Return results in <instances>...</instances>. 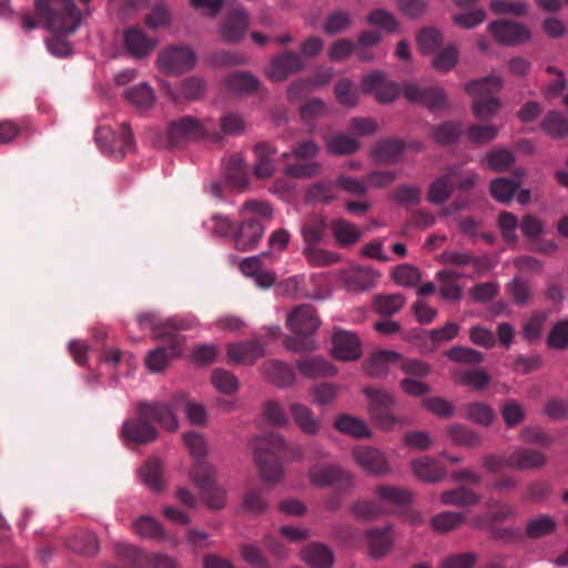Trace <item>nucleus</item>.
<instances>
[{
    "instance_id": "obj_1",
    "label": "nucleus",
    "mask_w": 568,
    "mask_h": 568,
    "mask_svg": "<svg viewBox=\"0 0 568 568\" xmlns=\"http://www.w3.org/2000/svg\"><path fill=\"white\" fill-rule=\"evenodd\" d=\"M36 16L53 34L47 40L48 50L58 58L71 52V44L65 37L72 34L80 26L81 13L73 0H36Z\"/></svg>"
},
{
    "instance_id": "obj_2",
    "label": "nucleus",
    "mask_w": 568,
    "mask_h": 568,
    "mask_svg": "<svg viewBox=\"0 0 568 568\" xmlns=\"http://www.w3.org/2000/svg\"><path fill=\"white\" fill-rule=\"evenodd\" d=\"M136 320L141 328L150 329L154 338L161 343L159 347L150 351L145 358V364L151 372H161L172 358L182 354L185 337L180 332L189 329L191 324L176 318L162 322L156 313L140 314Z\"/></svg>"
},
{
    "instance_id": "obj_3",
    "label": "nucleus",
    "mask_w": 568,
    "mask_h": 568,
    "mask_svg": "<svg viewBox=\"0 0 568 568\" xmlns=\"http://www.w3.org/2000/svg\"><path fill=\"white\" fill-rule=\"evenodd\" d=\"M152 422L170 432L176 430L179 426L178 418L169 404L140 402L135 408V416L126 419L121 427L122 439L138 445L154 442L159 432Z\"/></svg>"
},
{
    "instance_id": "obj_4",
    "label": "nucleus",
    "mask_w": 568,
    "mask_h": 568,
    "mask_svg": "<svg viewBox=\"0 0 568 568\" xmlns=\"http://www.w3.org/2000/svg\"><path fill=\"white\" fill-rule=\"evenodd\" d=\"M242 222L234 232V244L239 251L253 250L264 234L263 221L270 220L273 210L268 202L250 200L241 211Z\"/></svg>"
},
{
    "instance_id": "obj_5",
    "label": "nucleus",
    "mask_w": 568,
    "mask_h": 568,
    "mask_svg": "<svg viewBox=\"0 0 568 568\" xmlns=\"http://www.w3.org/2000/svg\"><path fill=\"white\" fill-rule=\"evenodd\" d=\"M287 327L294 333L284 341V345L292 352L313 351L316 345L311 337L321 325L316 310L310 304L296 306L287 316Z\"/></svg>"
},
{
    "instance_id": "obj_6",
    "label": "nucleus",
    "mask_w": 568,
    "mask_h": 568,
    "mask_svg": "<svg viewBox=\"0 0 568 568\" xmlns=\"http://www.w3.org/2000/svg\"><path fill=\"white\" fill-rule=\"evenodd\" d=\"M286 448L284 438L270 433L258 438L254 446V459L262 479L275 484L283 477V468L276 453Z\"/></svg>"
},
{
    "instance_id": "obj_7",
    "label": "nucleus",
    "mask_w": 568,
    "mask_h": 568,
    "mask_svg": "<svg viewBox=\"0 0 568 568\" xmlns=\"http://www.w3.org/2000/svg\"><path fill=\"white\" fill-rule=\"evenodd\" d=\"M503 87L499 77H485L479 80H473L465 85V91L474 97L473 112L478 119H489L500 108L497 93Z\"/></svg>"
},
{
    "instance_id": "obj_8",
    "label": "nucleus",
    "mask_w": 568,
    "mask_h": 568,
    "mask_svg": "<svg viewBox=\"0 0 568 568\" xmlns=\"http://www.w3.org/2000/svg\"><path fill=\"white\" fill-rule=\"evenodd\" d=\"M94 139L102 153L114 160L124 159L135 145L131 128L126 122L120 125L118 133L108 125L98 126Z\"/></svg>"
},
{
    "instance_id": "obj_9",
    "label": "nucleus",
    "mask_w": 568,
    "mask_h": 568,
    "mask_svg": "<svg viewBox=\"0 0 568 568\" xmlns=\"http://www.w3.org/2000/svg\"><path fill=\"white\" fill-rule=\"evenodd\" d=\"M364 394L368 398V413L371 420L384 430H390L399 422L393 410L396 406L394 395L385 389L365 387Z\"/></svg>"
},
{
    "instance_id": "obj_10",
    "label": "nucleus",
    "mask_w": 568,
    "mask_h": 568,
    "mask_svg": "<svg viewBox=\"0 0 568 568\" xmlns=\"http://www.w3.org/2000/svg\"><path fill=\"white\" fill-rule=\"evenodd\" d=\"M209 129L197 119L184 115L171 121L166 128L170 148H183L189 143L199 142L209 135Z\"/></svg>"
},
{
    "instance_id": "obj_11",
    "label": "nucleus",
    "mask_w": 568,
    "mask_h": 568,
    "mask_svg": "<svg viewBox=\"0 0 568 568\" xmlns=\"http://www.w3.org/2000/svg\"><path fill=\"white\" fill-rule=\"evenodd\" d=\"M190 476L200 488L204 503L211 509H221L226 503V493L215 485V470L209 463H199L192 468Z\"/></svg>"
},
{
    "instance_id": "obj_12",
    "label": "nucleus",
    "mask_w": 568,
    "mask_h": 568,
    "mask_svg": "<svg viewBox=\"0 0 568 568\" xmlns=\"http://www.w3.org/2000/svg\"><path fill=\"white\" fill-rule=\"evenodd\" d=\"M310 481L318 488L333 487L344 494L354 487V476L337 465H314L308 470Z\"/></svg>"
},
{
    "instance_id": "obj_13",
    "label": "nucleus",
    "mask_w": 568,
    "mask_h": 568,
    "mask_svg": "<svg viewBox=\"0 0 568 568\" xmlns=\"http://www.w3.org/2000/svg\"><path fill=\"white\" fill-rule=\"evenodd\" d=\"M318 153L320 146L312 140L297 143L292 150V154L301 162L286 165L285 174L296 179H307L320 174L321 164L314 161Z\"/></svg>"
},
{
    "instance_id": "obj_14",
    "label": "nucleus",
    "mask_w": 568,
    "mask_h": 568,
    "mask_svg": "<svg viewBox=\"0 0 568 568\" xmlns=\"http://www.w3.org/2000/svg\"><path fill=\"white\" fill-rule=\"evenodd\" d=\"M156 62L161 71L168 74H181L193 69L196 55L187 45H170L159 53Z\"/></svg>"
},
{
    "instance_id": "obj_15",
    "label": "nucleus",
    "mask_w": 568,
    "mask_h": 568,
    "mask_svg": "<svg viewBox=\"0 0 568 568\" xmlns=\"http://www.w3.org/2000/svg\"><path fill=\"white\" fill-rule=\"evenodd\" d=\"M305 68L302 57L291 50H284L275 55L267 69V77L275 82L286 80L291 74L298 73Z\"/></svg>"
},
{
    "instance_id": "obj_16",
    "label": "nucleus",
    "mask_w": 568,
    "mask_h": 568,
    "mask_svg": "<svg viewBox=\"0 0 568 568\" xmlns=\"http://www.w3.org/2000/svg\"><path fill=\"white\" fill-rule=\"evenodd\" d=\"M488 30L498 43L505 45L524 43L531 37L526 26L509 20L494 21L489 24Z\"/></svg>"
},
{
    "instance_id": "obj_17",
    "label": "nucleus",
    "mask_w": 568,
    "mask_h": 568,
    "mask_svg": "<svg viewBox=\"0 0 568 568\" xmlns=\"http://www.w3.org/2000/svg\"><path fill=\"white\" fill-rule=\"evenodd\" d=\"M226 355L232 364L250 366L265 355L263 344L257 339L230 343Z\"/></svg>"
},
{
    "instance_id": "obj_18",
    "label": "nucleus",
    "mask_w": 568,
    "mask_h": 568,
    "mask_svg": "<svg viewBox=\"0 0 568 568\" xmlns=\"http://www.w3.org/2000/svg\"><path fill=\"white\" fill-rule=\"evenodd\" d=\"M364 93L374 94L378 102H393L399 95V87L394 81H387L381 72L367 74L362 81Z\"/></svg>"
},
{
    "instance_id": "obj_19",
    "label": "nucleus",
    "mask_w": 568,
    "mask_h": 568,
    "mask_svg": "<svg viewBox=\"0 0 568 568\" xmlns=\"http://www.w3.org/2000/svg\"><path fill=\"white\" fill-rule=\"evenodd\" d=\"M403 94L409 102L420 103L432 110L442 109L446 104V94L438 87H419L407 83Z\"/></svg>"
},
{
    "instance_id": "obj_20",
    "label": "nucleus",
    "mask_w": 568,
    "mask_h": 568,
    "mask_svg": "<svg viewBox=\"0 0 568 568\" xmlns=\"http://www.w3.org/2000/svg\"><path fill=\"white\" fill-rule=\"evenodd\" d=\"M123 44L130 57L141 60L154 51L158 41L146 36L142 29L131 27L123 33Z\"/></svg>"
},
{
    "instance_id": "obj_21",
    "label": "nucleus",
    "mask_w": 568,
    "mask_h": 568,
    "mask_svg": "<svg viewBox=\"0 0 568 568\" xmlns=\"http://www.w3.org/2000/svg\"><path fill=\"white\" fill-rule=\"evenodd\" d=\"M459 164L447 166L444 173L429 184L427 200L435 205L444 204L453 194L454 179L456 174H459Z\"/></svg>"
},
{
    "instance_id": "obj_22",
    "label": "nucleus",
    "mask_w": 568,
    "mask_h": 568,
    "mask_svg": "<svg viewBox=\"0 0 568 568\" xmlns=\"http://www.w3.org/2000/svg\"><path fill=\"white\" fill-rule=\"evenodd\" d=\"M247 28V12L243 8H235L225 17L221 28V37L225 42L235 43L243 38Z\"/></svg>"
},
{
    "instance_id": "obj_23",
    "label": "nucleus",
    "mask_w": 568,
    "mask_h": 568,
    "mask_svg": "<svg viewBox=\"0 0 568 568\" xmlns=\"http://www.w3.org/2000/svg\"><path fill=\"white\" fill-rule=\"evenodd\" d=\"M356 463L372 475H385L389 470L388 463L379 450L372 447H358L353 452Z\"/></svg>"
},
{
    "instance_id": "obj_24",
    "label": "nucleus",
    "mask_w": 568,
    "mask_h": 568,
    "mask_svg": "<svg viewBox=\"0 0 568 568\" xmlns=\"http://www.w3.org/2000/svg\"><path fill=\"white\" fill-rule=\"evenodd\" d=\"M333 354L337 359L353 361L361 356V342L358 337L347 331H337L333 335Z\"/></svg>"
},
{
    "instance_id": "obj_25",
    "label": "nucleus",
    "mask_w": 568,
    "mask_h": 568,
    "mask_svg": "<svg viewBox=\"0 0 568 568\" xmlns=\"http://www.w3.org/2000/svg\"><path fill=\"white\" fill-rule=\"evenodd\" d=\"M296 368L302 376L310 379L333 376L336 373L334 366L321 356H301L296 362Z\"/></svg>"
},
{
    "instance_id": "obj_26",
    "label": "nucleus",
    "mask_w": 568,
    "mask_h": 568,
    "mask_svg": "<svg viewBox=\"0 0 568 568\" xmlns=\"http://www.w3.org/2000/svg\"><path fill=\"white\" fill-rule=\"evenodd\" d=\"M329 229L326 220L320 215H313L305 219L301 224V235L303 247L320 245L326 237V231Z\"/></svg>"
},
{
    "instance_id": "obj_27",
    "label": "nucleus",
    "mask_w": 568,
    "mask_h": 568,
    "mask_svg": "<svg viewBox=\"0 0 568 568\" xmlns=\"http://www.w3.org/2000/svg\"><path fill=\"white\" fill-rule=\"evenodd\" d=\"M302 557L313 568H332L335 560L332 549L321 542H311L305 546Z\"/></svg>"
},
{
    "instance_id": "obj_28",
    "label": "nucleus",
    "mask_w": 568,
    "mask_h": 568,
    "mask_svg": "<svg viewBox=\"0 0 568 568\" xmlns=\"http://www.w3.org/2000/svg\"><path fill=\"white\" fill-rule=\"evenodd\" d=\"M545 455L536 449L520 448L514 450L507 458V466L518 470H526L544 466Z\"/></svg>"
},
{
    "instance_id": "obj_29",
    "label": "nucleus",
    "mask_w": 568,
    "mask_h": 568,
    "mask_svg": "<svg viewBox=\"0 0 568 568\" xmlns=\"http://www.w3.org/2000/svg\"><path fill=\"white\" fill-rule=\"evenodd\" d=\"M412 469L417 478L427 483L439 481L446 474L445 467L436 459L428 456H423L413 460Z\"/></svg>"
},
{
    "instance_id": "obj_30",
    "label": "nucleus",
    "mask_w": 568,
    "mask_h": 568,
    "mask_svg": "<svg viewBox=\"0 0 568 568\" xmlns=\"http://www.w3.org/2000/svg\"><path fill=\"white\" fill-rule=\"evenodd\" d=\"M367 544L369 555L379 559L386 556L393 546L392 528H373L367 531Z\"/></svg>"
},
{
    "instance_id": "obj_31",
    "label": "nucleus",
    "mask_w": 568,
    "mask_h": 568,
    "mask_svg": "<svg viewBox=\"0 0 568 568\" xmlns=\"http://www.w3.org/2000/svg\"><path fill=\"white\" fill-rule=\"evenodd\" d=\"M329 230L341 247H347L359 241L361 230L345 219H334L329 222Z\"/></svg>"
},
{
    "instance_id": "obj_32",
    "label": "nucleus",
    "mask_w": 568,
    "mask_h": 568,
    "mask_svg": "<svg viewBox=\"0 0 568 568\" xmlns=\"http://www.w3.org/2000/svg\"><path fill=\"white\" fill-rule=\"evenodd\" d=\"M254 174L258 179H267L273 175L275 165L273 158L276 149L266 142L258 143L254 149Z\"/></svg>"
},
{
    "instance_id": "obj_33",
    "label": "nucleus",
    "mask_w": 568,
    "mask_h": 568,
    "mask_svg": "<svg viewBox=\"0 0 568 568\" xmlns=\"http://www.w3.org/2000/svg\"><path fill=\"white\" fill-rule=\"evenodd\" d=\"M400 354L394 351H378L374 353L365 364L366 373L374 378H382L387 375L389 364H397Z\"/></svg>"
},
{
    "instance_id": "obj_34",
    "label": "nucleus",
    "mask_w": 568,
    "mask_h": 568,
    "mask_svg": "<svg viewBox=\"0 0 568 568\" xmlns=\"http://www.w3.org/2000/svg\"><path fill=\"white\" fill-rule=\"evenodd\" d=\"M172 410H183L191 424L202 425L206 422V410L200 403L192 402L186 395L180 393L172 397L171 405Z\"/></svg>"
},
{
    "instance_id": "obj_35",
    "label": "nucleus",
    "mask_w": 568,
    "mask_h": 568,
    "mask_svg": "<svg viewBox=\"0 0 568 568\" xmlns=\"http://www.w3.org/2000/svg\"><path fill=\"white\" fill-rule=\"evenodd\" d=\"M462 274L453 271H439L436 273V280L439 283V294L442 298L450 302H457L463 296V287L458 283Z\"/></svg>"
},
{
    "instance_id": "obj_36",
    "label": "nucleus",
    "mask_w": 568,
    "mask_h": 568,
    "mask_svg": "<svg viewBox=\"0 0 568 568\" xmlns=\"http://www.w3.org/2000/svg\"><path fill=\"white\" fill-rule=\"evenodd\" d=\"M264 375L280 387L293 385L295 382L294 369L278 359H271L263 364Z\"/></svg>"
},
{
    "instance_id": "obj_37",
    "label": "nucleus",
    "mask_w": 568,
    "mask_h": 568,
    "mask_svg": "<svg viewBox=\"0 0 568 568\" xmlns=\"http://www.w3.org/2000/svg\"><path fill=\"white\" fill-rule=\"evenodd\" d=\"M377 274L369 268H352L344 275V283L348 291L363 292L373 287L377 281Z\"/></svg>"
},
{
    "instance_id": "obj_38",
    "label": "nucleus",
    "mask_w": 568,
    "mask_h": 568,
    "mask_svg": "<svg viewBox=\"0 0 568 568\" xmlns=\"http://www.w3.org/2000/svg\"><path fill=\"white\" fill-rule=\"evenodd\" d=\"M224 174L230 184L237 189H244L247 185V170L241 154H233L229 158L224 166Z\"/></svg>"
},
{
    "instance_id": "obj_39",
    "label": "nucleus",
    "mask_w": 568,
    "mask_h": 568,
    "mask_svg": "<svg viewBox=\"0 0 568 568\" xmlns=\"http://www.w3.org/2000/svg\"><path fill=\"white\" fill-rule=\"evenodd\" d=\"M404 149L405 143L402 140L384 139L375 144L373 155L381 162L395 163L399 160Z\"/></svg>"
},
{
    "instance_id": "obj_40",
    "label": "nucleus",
    "mask_w": 568,
    "mask_h": 568,
    "mask_svg": "<svg viewBox=\"0 0 568 568\" xmlns=\"http://www.w3.org/2000/svg\"><path fill=\"white\" fill-rule=\"evenodd\" d=\"M440 500L445 505L466 507L477 505L480 501V497L469 488L460 486L443 491Z\"/></svg>"
},
{
    "instance_id": "obj_41",
    "label": "nucleus",
    "mask_w": 568,
    "mask_h": 568,
    "mask_svg": "<svg viewBox=\"0 0 568 568\" xmlns=\"http://www.w3.org/2000/svg\"><path fill=\"white\" fill-rule=\"evenodd\" d=\"M302 253L307 263L313 267H326L341 261L338 253L322 248L320 245L303 247Z\"/></svg>"
},
{
    "instance_id": "obj_42",
    "label": "nucleus",
    "mask_w": 568,
    "mask_h": 568,
    "mask_svg": "<svg viewBox=\"0 0 568 568\" xmlns=\"http://www.w3.org/2000/svg\"><path fill=\"white\" fill-rule=\"evenodd\" d=\"M334 426L338 432L349 435L354 438H365L371 435L369 429L364 420L347 414L339 415L336 418Z\"/></svg>"
},
{
    "instance_id": "obj_43",
    "label": "nucleus",
    "mask_w": 568,
    "mask_h": 568,
    "mask_svg": "<svg viewBox=\"0 0 568 568\" xmlns=\"http://www.w3.org/2000/svg\"><path fill=\"white\" fill-rule=\"evenodd\" d=\"M163 465L158 458L146 460L140 468L143 483L153 491H160L163 487Z\"/></svg>"
},
{
    "instance_id": "obj_44",
    "label": "nucleus",
    "mask_w": 568,
    "mask_h": 568,
    "mask_svg": "<svg viewBox=\"0 0 568 568\" xmlns=\"http://www.w3.org/2000/svg\"><path fill=\"white\" fill-rule=\"evenodd\" d=\"M124 98L130 104L140 110L150 109L155 99L152 88L146 83L129 88L124 92Z\"/></svg>"
},
{
    "instance_id": "obj_45",
    "label": "nucleus",
    "mask_w": 568,
    "mask_h": 568,
    "mask_svg": "<svg viewBox=\"0 0 568 568\" xmlns=\"http://www.w3.org/2000/svg\"><path fill=\"white\" fill-rule=\"evenodd\" d=\"M520 182L508 178H497L490 182L489 191L491 196L503 203L511 201L515 192L519 189Z\"/></svg>"
},
{
    "instance_id": "obj_46",
    "label": "nucleus",
    "mask_w": 568,
    "mask_h": 568,
    "mask_svg": "<svg viewBox=\"0 0 568 568\" xmlns=\"http://www.w3.org/2000/svg\"><path fill=\"white\" fill-rule=\"evenodd\" d=\"M291 414L296 425L306 434L315 435L318 432L320 422L314 417L310 408L302 404H293Z\"/></svg>"
},
{
    "instance_id": "obj_47",
    "label": "nucleus",
    "mask_w": 568,
    "mask_h": 568,
    "mask_svg": "<svg viewBox=\"0 0 568 568\" xmlns=\"http://www.w3.org/2000/svg\"><path fill=\"white\" fill-rule=\"evenodd\" d=\"M325 142L327 151L334 155L353 154L359 148V144L355 139L343 133L327 136Z\"/></svg>"
},
{
    "instance_id": "obj_48",
    "label": "nucleus",
    "mask_w": 568,
    "mask_h": 568,
    "mask_svg": "<svg viewBox=\"0 0 568 568\" xmlns=\"http://www.w3.org/2000/svg\"><path fill=\"white\" fill-rule=\"evenodd\" d=\"M462 134V123L444 122L432 126L433 139L442 145L454 144Z\"/></svg>"
},
{
    "instance_id": "obj_49",
    "label": "nucleus",
    "mask_w": 568,
    "mask_h": 568,
    "mask_svg": "<svg viewBox=\"0 0 568 568\" xmlns=\"http://www.w3.org/2000/svg\"><path fill=\"white\" fill-rule=\"evenodd\" d=\"M68 545L73 551L84 556H94L99 551L98 538L90 531L78 532Z\"/></svg>"
},
{
    "instance_id": "obj_50",
    "label": "nucleus",
    "mask_w": 568,
    "mask_h": 568,
    "mask_svg": "<svg viewBox=\"0 0 568 568\" xmlns=\"http://www.w3.org/2000/svg\"><path fill=\"white\" fill-rule=\"evenodd\" d=\"M454 379L458 384L469 385L475 389H484L490 382L489 375L480 368L457 371L454 373Z\"/></svg>"
},
{
    "instance_id": "obj_51",
    "label": "nucleus",
    "mask_w": 568,
    "mask_h": 568,
    "mask_svg": "<svg viewBox=\"0 0 568 568\" xmlns=\"http://www.w3.org/2000/svg\"><path fill=\"white\" fill-rule=\"evenodd\" d=\"M442 33L435 28H424L417 34L418 50L423 54H433L442 48Z\"/></svg>"
},
{
    "instance_id": "obj_52",
    "label": "nucleus",
    "mask_w": 568,
    "mask_h": 568,
    "mask_svg": "<svg viewBox=\"0 0 568 568\" xmlns=\"http://www.w3.org/2000/svg\"><path fill=\"white\" fill-rule=\"evenodd\" d=\"M542 130L555 139L568 134V120L558 111L549 112L541 122Z\"/></svg>"
},
{
    "instance_id": "obj_53",
    "label": "nucleus",
    "mask_w": 568,
    "mask_h": 568,
    "mask_svg": "<svg viewBox=\"0 0 568 568\" xmlns=\"http://www.w3.org/2000/svg\"><path fill=\"white\" fill-rule=\"evenodd\" d=\"M211 381L219 392L226 395L236 393L240 386L237 377L224 368H215L212 372Z\"/></svg>"
},
{
    "instance_id": "obj_54",
    "label": "nucleus",
    "mask_w": 568,
    "mask_h": 568,
    "mask_svg": "<svg viewBox=\"0 0 568 568\" xmlns=\"http://www.w3.org/2000/svg\"><path fill=\"white\" fill-rule=\"evenodd\" d=\"M133 529L136 535L143 538L162 539L164 529L161 524L152 517L141 516L133 523Z\"/></svg>"
},
{
    "instance_id": "obj_55",
    "label": "nucleus",
    "mask_w": 568,
    "mask_h": 568,
    "mask_svg": "<svg viewBox=\"0 0 568 568\" xmlns=\"http://www.w3.org/2000/svg\"><path fill=\"white\" fill-rule=\"evenodd\" d=\"M226 87L237 93H250L257 89L258 80L247 72H236L225 80Z\"/></svg>"
},
{
    "instance_id": "obj_56",
    "label": "nucleus",
    "mask_w": 568,
    "mask_h": 568,
    "mask_svg": "<svg viewBox=\"0 0 568 568\" xmlns=\"http://www.w3.org/2000/svg\"><path fill=\"white\" fill-rule=\"evenodd\" d=\"M487 518L491 525H500L516 516V509L513 505L499 500L490 499L487 501Z\"/></svg>"
},
{
    "instance_id": "obj_57",
    "label": "nucleus",
    "mask_w": 568,
    "mask_h": 568,
    "mask_svg": "<svg viewBox=\"0 0 568 568\" xmlns=\"http://www.w3.org/2000/svg\"><path fill=\"white\" fill-rule=\"evenodd\" d=\"M405 296L403 294L379 295L375 298L374 307L377 313L384 316H390L399 312L405 305Z\"/></svg>"
},
{
    "instance_id": "obj_58",
    "label": "nucleus",
    "mask_w": 568,
    "mask_h": 568,
    "mask_svg": "<svg viewBox=\"0 0 568 568\" xmlns=\"http://www.w3.org/2000/svg\"><path fill=\"white\" fill-rule=\"evenodd\" d=\"M434 54L432 64L440 72L452 70L458 62V51L455 44H448L444 49H438Z\"/></svg>"
},
{
    "instance_id": "obj_59",
    "label": "nucleus",
    "mask_w": 568,
    "mask_h": 568,
    "mask_svg": "<svg viewBox=\"0 0 568 568\" xmlns=\"http://www.w3.org/2000/svg\"><path fill=\"white\" fill-rule=\"evenodd\" d=\"M465 521V516L457 511H442L432 518V527L439 532L455 529Z\"/></svg>"
},
{
    "instance_id": "obj_60",
    "label": "nucleus",
    "mask_w": 568,
    "mask_h": 568,
    "mask_svg": "<svg viewBox=\"0 0 568 568\" xmlns=\"http://www.w3.org/2000/svg\"><path fill=\"white\" fill-rule=\"evenodd\" d=\"M486 162L494 172L507 171L515 162L514 154L507 149H496L487 153Z\"/></svg>"
},
{
    "instance_id": "obj_61",
    "label": "nucleus",
    "mask_w": 568,
    "mask_h": 568,
    "mask_svg": "<svg viewBox=\"0 0 568 568\" xmlns=\"http://www.w3.org/2000/svg\"><path fill=\"white\" fill-rule=\"evenodd\" d=\"M445 354L449 361L463 364H479L485 358L484 353L465 346H454Z\"/></svg>"
},
{
    "instance_id": "obj_62",
    "label": "nucleus",
    "mask_w": 568,
    "mask_h": 568,
    "mask_svg": "<svg viewBox=\"0 0 568 568\" xmlns=\"http://www.w3.org/2000/svg\"><path fill=\"white\" fill-rule=\"evenodd\" d=\"M183 440L189 449V453L194 459L193 468L201 462L206 463L204 457L206 455V444L202 435L190 432L183 435Z\"/></svg>"
},
{
    "instance_id": "obj_63",
    "label": "nucleus",
    "mask_w": 568,
    "mask_h": 568,
    "mask_svg": "<svg viewBox=\"0 0 568 568\" xmlns=\"http://www.w3.org/2000/svg\"><path fill=\"white\" fill-rule=\"evenodd\" d=\"M242 506L245 511L257 515L265 511L268 504L262 489L248 488L243 496Z\"/></svg>"
},
{
    "instance_id": "obj_64",
    "label": "nucleus",
    "mask_w": 568,
    "mask_h": 568,
    "mask_svg": "<svg viewBox=\"0 0 568 568\" xmlns=\"http://www.w3.org/2000/svg\"><path fill=\"white\" fill-rule=\"evenodd\" d=\"M547 345L555 349L568 347V320L557 322L547 337Z\"/></svg>"
}]
</instances>
